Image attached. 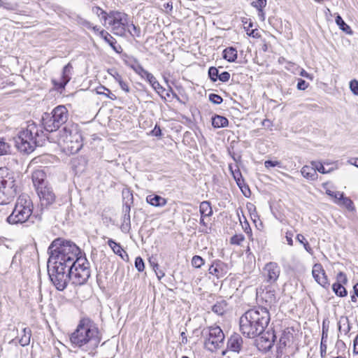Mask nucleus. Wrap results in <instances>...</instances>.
Wrapping results in <instances>:
<instances>
[{
	"label": "nucleus",
	"instance_id": "obj_1",
	"mask_svg": "<svg viewBox=\"0 0 358 358\" xmlns=\"http://www.w3.org/2000/svg\"><path fill=\"white\" fill-rule=\"evenodd\" d=\"M48 263L64 264L79 270H90L85 253L71 241L61 238L55 239L48 247Z\"/></svg>",
	"mask_w": 358,
	"mask_h": 358
},
{
	"label": "nucleus",
	"instance_id": "obj_2",
	"mask_svg": "<svg viewBox=\"0 0 358 358\" xmlns=\"http://www.w3.org/2000/svg\"><path fill=\"white\" fill-rule=\"evenodd\" d=\"M48 273L51 282L58 291H64L70 280L75 285H82L90 277V270L78 269L64 264L48 262Z\"/></svg>",
	"mask_w": 358,
	"mask_h": 358
},
{
	"label": "nucleus",
	"instance_id": "obj_3",
	"mask_svg": "<svg viewBox=\"0 0 358 358\" xmlns=\"http://www.w3.org/2000/svg\"><path fill=\"white\" fill-rule=\"evenodd\" d=\"M69 339L73 347L88 350L99 346L101 335L96 324L91 319L84 317L80 320Z\"/></svg>",
	"mask_w": 358,
	"mask_h": 358
},
{
	"label": "nucleus",
	"instance_id": "obj_4",
	"mask_svg": "<svg viewBox=\"0 0 358 358\" xmlns=\"http://www.w3.org/2000/svg\"><path fill=\"white\" fill-rule=\"evenodd\" d=\"M271 320L268 310L262 306L246 311L240 318V329L248 338L260 335Z\"/></svg>",
	"mask_w": 358,
	"mask_h": 358
},
{
	"label": "nucleus",
	"instance_id": "obj_5",
	"mask_svg": "<svg viewBox=\"0 0 358 358\" xmlns=\"http://www.w3.org/2000/svg\"><path fill=\"white\" fill-rule=\"evenodd\" d=\"M44 140L45 135L42 127L34 122H28L27 127L22 129L14 137L15 147L20 152L25 154L32 152L36 147L42 145Z\"/></svg>",
	"mask_w": 358,
	"mask_h": 358
},
{
	"label": "nucleus",
	"instance_id": "obj_6",
	"mask_svg": "<svg viewBox=\"0 0 358 358\" xmlns=\"http://www.w3.org/2000/svg\"><path fill=\"white\" fill-rule=\"evenodd\" d=\"M33 211V203L27 194L20 195L11 214L7 217L10 224H22L27 221Z\"/></svg>",
	"mask_w": 358,
	"mask_h": 358
},
{
	"label": "nucleus",
	"instance_id": "obj_7",
	"mask_svg": "<svg viewBox=\"0 0 358 358\" xmlns=\"http://www.w3.org/2000/svg\"><path fill=\"white\" fill-rule=\"evenodd\" d=\"M18 191L15 177L6 167L0 168V205L9 203Z\"/></svg>",
	"mask_w": 358,
	"mask_h": 358
},
{
	"label": "nucleus",
	"instance_id": "obj_8",
	"mask_svg": "<svg viewBox=\"0 0 358 358\" xmlns=\"http://www.w3.org/2000/svg\"><path fill=\"white\" fill-rule=\"evenodd\" d=\"M69 113L64 105L56 106L51 113H44L41 121L43 128L48 131L53 132L59 129L69 119Z\"/></svg>",
	"mask_w": 358,
	"mask_h": 358
},
{
	"label": "nucleus",
	"instance_id": "obj_9",
	"mask_svg": "<svg viewBox=\"0 0 358 358\" xmlns=\"http://www.w3.org/2000/svg\"><path fill=\"white\" fill-rule=\"evenodd\" d=\"M59 141L71 154L78 152L83 145L82 134L73 124L66 125L59 131Z\"/></svg>",
	"mask_w": 358,
	"mask_h": 358
},
{
	"label": "nucleus",
	"instance_id": "obj_10",
	"mask_svg": "<svg viewBox=\"0 0 358 358\" xmlns=\"http://www.w3.org/2000/svg\"><path fill=\"white\" fill-rule=\"evenodd\" d=\"M202 336L204 337L205 348L209 351L213 352L224 344V334L218 326L204 329Z\"/></svg>",
	"mask_w": 358,
	"mask_h": 358
},
{
	"label": "nucleus",
	"instance_id": "obj_11",
	"mask_svg": "<svg viewBox=\"0 0 358 358\" xmlns=\"http://www.w3.org/2000/svg\"><path fill=\"white\" fill-rule=\"evenodd\" d=\"M36 192L42 208H48L55 202L56 196L50 186L40 187Z\"/></svg>",
	"mask_w": 358,
	"mask_h": 358
},
{
	"label": "nucleus",
	"instance_id": "obj_12",
	"mask_svg": "<svg viewBox=\"0 0 358 358\" xmlns=\"http://www.w3.org/2000/svg\"><path fill=\"white\" fill-rule=\"evenodd\" d=\"M72 72L73 66L71 63H68L64 66L59 80H52V83L57 90L59 91L64 90L66 85L71 79Z\"/></svg>",
	"mask_w": 358,
	"mask_h": 358
},
{
	"label": "nucleus",
	"instance_id": "obj_13",
	"mask_svg": "<svg viewBox=\"0 0 358 358\" xmlns=\"http://www.w3.org/2000/svg\"><path fill=\"white\" fill-rule=\"evenodd\" d=\"M280 273V268L275 262H269L264 268V275L266 281L273 283L277 280Z\"/></svg>",
	"mask_w": 358,
	"mask_h": 358
},
{
	"label": "nucleus",
	"instance_id": "obj_14",
	"mask_svg": "<svg viewBox=\"0 0 358 358\" xmlns=\"http://www.w3.org/2000/svg\"><path fill=\"white\" fill-rule=\"evenodd\" d=\"M227 271V264L220 259L213 260L208 269L209 273L216 276L217 278L224 277Z\"/></svg>",
	"mask_w": 358,
	"mask_h": 358
},
{
	"label": "nucleus",
	"instance_id": "obj_15",
	"mask_svg": "<svg viewBox=\"0 0 358 358\" xmlns=\"http://www.w3.org/2000/svg\"><path fill=\"white\" fill-rule=\"evenodd\" d=\"M313 276L316 282L324 288H328L329 283L325 271L320 264H315L312 271Z\"/></svg>",
	"mask_w": 358,
	"mask_h": 358
},
{
	"label": "nucleus",
	"instance_id": "obj_16",
	"mask_svg": "<svg viewBox=\"0 0 358 358\" xmlns=\"http://www.w3.org/2000/svg\"><path fill=\"white\" fill-rule=\"evenodd\" d=\"M243 341L238 334H233L227 341V349L234 352L239 353L242 349Z\"/></svg>",
	"mask_w": 358,
	"mask_h": 358
},
{
	"label": "nucleus",
	"instance_id": "obj_17",
	"mask_svg": "<svg viewBox=\"0 0 358 358\" xmlns=\"http://www.w3.org/2000/svg\"><path fill=\"white\" fill-rule=\"evenodd\" d=\"M259 336V341L262 344V347L265 350H271L276 339L274 331H267L266 332L264 331Z\"/></svg>",
	"mask_w": 358,
	"mask_h": 358
},
{
	"label": "nucleus",
	"instance_id": "obj_18",
	"mask_svg": "<svg viewBox=\"0 0 358 358\" xmlns=\"http://www.w3.org/2000/svg\"><path fill=\"white\" fill-rule=\"evenodd\" d=\"M292 338L293 334L289 331V329H285V330H283L280 338L277 349V353L282 355L283 350L287 345H289Z\"/></svg>",
	"mask_w": 358,
	"mask_h": 358
},
{
	"label": "nucleus",
	"instance_id": "obj_19",
	"mask_svg": "<svg viewBox=\"0 0 358 358\" xmlns=\"http://www.w3.org/2000/svg\"><path fill=\"white\" fill-rule=\"evenodd\" d=\"M99 36L101 37L115 52L120 54L122 52V46L117 45L116 39L106 30L101 29V31H99Z\"/></svg>",
	"mask_w": 358,
	"mask_h": 358
},
{
	"label": "nucleus",
	"instance_id": "obj_20",
	"mask_svg": "<svg viewBox=\"0 0 358 358\" xmlns=\"http://www.w3.org/2000/svg\"><path fill=\"white\" fill-rule=\"evenodd\" d=\"M46 174L43 170H36L32 173V181L36 190L40 187L47 186L45 181Z\"/></svg>",
	"mask_w": 358,
	"mask_h": 358
},
{
	"label": "nucleus",
	"instance_id": "obj_21",
	"mask_svg": "<svg viewBox=\"0 0 358 358\" xmlns=\"http://www.w3.org/2000/svg\"><path fill=\"white\" fill-rule=\"evenodd\" d=\"M109 247L112 249L113 252L120 256L124 261H127L129 259L128 254L123 250L122 246L119 243L115 242L112 238H109L107 242Z\"/></svg>",
	"mask_w": 358,
	"mask_h": 358
},
{
	"label": "nucleus",
	"instance_id": "obj_22",
	"mask_svg": "<svg viewBox=\"0 0 358 358\" xmlns=\"http://www.w3.org/2000/svg\"><path fill=\"white\" fill-rule=\"evenodd\" d=\"M146 201L148 203L155 207H162L167 203L165 198L155 194L148 195L146 197Z\"/></svg>",
	"mask_w": 358,
	"mask_h": 358
},
{
	"label": "nucleus",
	"instance_id": "obj_23",
	"mask_svg": "<svg viewBox=\"0 0 358 358\" xmlns=\"http://www.w3.org/2000/svg\"><path fill=\"white\" fill-rule=\"evenodd\" d=\"M122 194L124 199H127L123 204L122 214L130 215L131 204L133 203V194L129 191L123 192Z\"/></svg>",
	"mask_w": 358,
	"mask_h": 358
},
{
	"label": "nucleus",
	"instance_id": "obj_24",
	"mask_svg": "<svg viewBox=\"0 0 358 358\" xmlns=\"http://www.w3.org/2000/svg\"><path fill=\"white\" fill-rule=\"evenodd\" d=\"M301 172L302 176L308 180H315L317 179L318 176L313 166H304L302 167Z\"/></svg>",
	"mask_w": 358,
	"mask_h": 358
},
{
	"label": "nucleus",
	"instance_id": "obj_25",
	"mask_svg": "<svg viewBox=\"0 0 358 358\" xmlns=\"http://www.w3.org/2000/svg\"><path fill=\"white\" fill-rule=\"evenodd\" d=\"M262 299L270 306L274 305L277 302L275 290H266L261 294Z\"/></svg>",
	"mask_w": 358,
	"mask_h": 358
},
{
	"label": "nucleus",
	"instance_id": "obj_26",
	"mask_svg": "<svg viewBox=\"0 0 358 358\" xmlns=\"http://www.w3.org/2000/svg\"><path fill=\"white\" fill-rule=\"evenodd\" d=\"M222 57L229 62H234L237 59V50L235 48L228 47L223 50Z\"/></svg>",
	"mask_w": 358,
	"mask_h": 358
},
{
	"label": "nucleus",
	"instance_id": "obj_27",
	"mask_svg": "<svg viewBox=\"0 0 358 358\" xmlns=\"http://www.w3.org/2000/svg\"><path fill=\"white\" fill-rule=\"evenodd\" d=\"M130 24L129 19H126L125 22H122L120 25H116L115 27H113V29L114 34L120 36H124L126 31H128V29L130 28Z\"/></svg>",
	"mask_w": 358,
	"mask_h": 358
},
{
	"label": "nucleus",
	"instance_id": "obj_28",
	"mask_svg": "<svg viewBox=\"0 0 358 358\" xmlns=\"http://www.w3.org/2000/svg\"><path fill=\"white\" fill-rule=\"evenodd\" d=\"M228 124H229V120H227V117H225L224 116L215 115L212 118V125L215 128L225 127L228 125Z\"/></svg>",
	"mask_w": 358,
	"mask_h": 358
},
{
	"label": "nucleus",
	"instance_id": "obj_29",
	"mask_svg": "<svg viewBox=\"0 0 358 358\" xmlns=\"http://www.w3.org/2000/svg\"><path fill=\"white\" fill-rule=\"evenodd\" d=\"M199 212L201 217H210L213 215L211 204L208 201H202L199 206Z\"/></svg>",
	"mask_w": 358,
	"mask_h": 358
},
{
	"label": "nucleus",
	"instance_id": "obj_30",
	"mask_svg": "<svg viewBox=\"0 0 358 358\" xmlns=\"http://www.w3.org/2000/svg\"><path fill=\"white\" fill-rule=\"evenodd\" d=\"M31 336V331L29 328L25 327L22 329V334L19 340V343L21 346L25 347L30 343Z\"/></svg>",
	"mask_w": 358,
	"mask_h": 358
},
{
	"label": "nucleus",
	"instance_id": "obj_31",
	"mask_svg": "<svg viewBox=\"0 0 358 358\" xmlns=\"http://www.w3.org/2000/svg\"><path fill=\"white\" fill-rule=\"evenodd\" d=\"M332 289L335 294L339 297H344L348 294V291L340 282L334 283L332 285Z\"/></svg>",
	"mask_w": 358,
	"mask_h": 358
},
{
	"label": "nucleus",
	"instance_id": "obj_32",
	"mask_svg": "<svg viewBox=\"0 0 358 358\" xmlns=\"http://www.w3.org/2000/svg\"><path fill=\"white\" fill-rule=\"evenodd\" d=\"M336 203L345 206L349 211H354L355 210L352 201L350 198L345 197L344 194L343 198L336 201Z\"/></svg>",
	"mask_w": 358,
	"mask_h": 358
},
{
	"label": "nucleus",
	"instance_id": "obj_33",
	"mask_svg": "<svg viewBox=\"0 0 358 358\" xmlns=\"http://www.w3.org/2000/svg\"><path fill=\"white\" fill-rule=\"evenodd\" d=\"M129 19V15L124 13L120 11L114 20H110L109 24L115 27L116 25H120L122 22H125V20Z\"/></svg>",
	"mask_w": 358,
	"mask_h": 358
},
{
	"label": "nucleus",
	"instance_id": "obj_34",
	"mask_svg": "<svg viewBox=\"0 0 358 358\" xmlns=\"http://www.w3.org/2000/svg\"><path fill=\"white\" fill-rule=\"evenodd\" d=\"M226 307L227 303L222 300L217 302L212 306V311L218 315H222L225 312Z\"/></svg>",
	"mask_w": 358,
	"mask_h": 358
},
{
	"label": "nucleus",
	"instance_id": "obj_35",
	"mask_svg": "<svg viewBox=\"0 0 358 358\" xmlns=\"http://www.w3.org/2000/svg\"><path fill=\"white\" fill-rule=\"evenodd\" d=\"M335 21H336V24L339 27V28L342 31H343L346 34H352V33L350 27L345 22V21L343 20V18L339 15H338L336 17Z\"/></svg>",
	"mask_w": 358,
	"mask_h": 358
},
{
	"label": "nucleus",
	"instance_id": "obj_36",
	"mask_svg": "<svg viewBox=\"0 0 358 358\" xmlns=\"http://www.w3.org/2000/svg\"><path fill=\"white\" fill-rule=\"evenodd\" d=\"M96 93L98 94L104 95L111 100H115L117 99L115 94L112 93L109 89L103 85H101L96 88Z\"/></svg>",
	"mask_w": 358,
	"mask_h": 358
},
{
	"label": "nucleus",
	"instance_id": "obj_37",
	"mask_svg": "<svg viewBox=\"0 0 358 358\" xmlns=\"http://www.w3.org/2000/svg\"><path fill=\"white\" fill-rule=\"evenodd\" d=\"M229 169L231 172V174L233 176L234 179L235 180L237 185L238 187H241V185H244V179L242 176L241 172L240 171L239 169H237L236 170L232 169V166H229Z\"/></svg>",
	"mask_w": 358,
	"mask_h": 358
},
{
	"label": "nucleus",
	"instance_id": "obj_38",
	"mask_svg": "<svg viewBox=\"0 0 358 358\" xmlns=\"http://www.w3.org/2000/svg\"><path fill=\"white\" fill-rule=\"evenodd\" d=\"M130 60L134 62L135 64H129V66L138 75L141 76L145 72V70L138 62V61L136 58H129Z\"/></svg>",
	"mask_w": 358,
	"mask_h": 358
},
{
	"label": "nucleus",
	"instance_id": "obj_39",
	"mask_svg": "<svg viewBox=\"0 0 358 358\" xmlns=\"http://www.w3.org/2000/svg\"><path fill=\"white\" fill-rule=\"evenodd\" d=\"M251 243L248 245L247 252H250L251 248H252L256 252L259 253L263 250V245H260L259 241L257 239H254L251 238L250 239Z\"/></svg>",
	"mask_w": 358,
	"mask_h": 358
},
{
	"label": "nucleus",
	"instance_id": "obj_40",
	"mask_svg": "<svg viewBox=\"0 0 358 358\" xmlns=\"http://www.w3.org/2000/svg\"><path fill=\"white\" fill-rule=\"evenodd\" d=\"M296 240L303 245L304 249L310 255H313V250L310 246L308 242L302 234H298L296 236Z\"/></svg>",
	"mask_w": 358,
	"mask_h": 358
},
{
	"label": "nucleus",
	"instance_id": "obj_41",
	"mask_svg": "<svg viewBox=\"0 0 358 358\" xmlns=\"http://www.w3.org/2000/svg\"><path fill=\"white\" fill-rule=\"evenodd\" d=\"M0 7L7 10L15 11L17 8V4L6 0H0Z\"/></svg>",
	"mask_w": 358,
	"mask_h": 358
},
{
	"label": "nucleus",
	"instance_id": "obj_42",
	"mask_svg": "<svg viewBox=\"0 0 358 358\" xmlns=\"http://www.w3.org/2000/svg\"><path fill=\"white\" fill-rule=\"evenodd\" d=\"M10 152V146L9 143L5 141L3 138H0V156L7 155Z\"/></svg>",
	"mask_w": 358,
	"mask_h": 358
},
{
	"label": "nucleus",
	"instance_id": "obj_43",
	"mask_svg": "<svg viewBox=\"0 0 358 358\" xmlns=\"http://www.w3.org/2000/svg\"><path fill=\"white\" fill-rule=\"evenodd\" d=\"M153 90L161 96V98L164 100H166V96H163L164 92L166 90L165 88L162 86L156 80L155 83L151 84Z\"/></svg>",
	"mask_w": 358,
	"mask_h": 358
},
{
	"label": "nucleus",
	"instance_id": "obj_44",
	"mask_svg": "<svg viewBox=\"0 0 358 358\" xmlns=\"http://www.w3.org/2000/svg\"><path fill=\"white\" fill-rule=\"evenodd\" d=\"M342 325L346 326V328L343 329L345 334H347L351 329L350 321L348 317L341 318L338 322V330L341 331Z\"/></svg>",
	"mask_w": 358,
	"mask_h": 358
},
{
	"label": "nucleus",
	"instance_id": "obj_45",
	"mask_svg": "<svg viewBox=\"0 0 358 358\" xmlns=\"http://www.w3.org/2000/svg\"><path fill=\"white\" fill-rule=\"evenodd\" d=\"M204 263V259L199 255H194L192 259V265L196 268H200Z\"/></svg>",
	"mask_w": 358,
	"mask_h": 358
},
{
	"label": "nucleus",
	"instance_id": "obj_46",
	"mask_svg": "<svg viewBox=\"0 0 358 358\" xmlns=\"http://www.w3.org/2000/svg\"><path fill=\"white\" fill-rule=\"evenodd\" d=\"M208 74L209 78L213 82L217 81L220 75L218 69L215 66H211L208 69Z\"/></svg>",
	"mask_w": 358,
	"mask_h": 358
},
{
	"label": "nucleus",
	"instance_id": "obj_47",
	"mask_svg": "<svg viewBox=\"0 0 358 358\" xmlns=\"http://www.w3.org/2000/svg\"><path fill=\"white\" fill-rule=\"evenodd\" d=\"M244 241V236L243 234H235L231 239L230 243L232 245H239Z\"/></svg>",
	"mask_w": 358,
	"mask_h": 358
},
{
	"label": "nucleus",
	"instance_id": "obj_48",
	"mask_svg": "<svg viewBox=\"0 0 358 358\" xmlns=\"http://www.w3.org/2000/svg\"><path fill=\"white\" fill-rule=\"evenodd\" d=\"M130 27L131 28V30L130 29H128V32L132 36H136L140 37L141 36V29L139 27L136 26L133 24V22L131 23Z\"/></svg>",
	"mask_w": 358,
	"mask_h": 358
},
{
	"label": "nucleus",
	"instance_id": "obj_49",
	"mask_svg": "<svg viewBox=\"0 0 358 358\" xmlns=\"http://www.w3.org/2000/svg\"><path fill=\"white\" fill-rule=\"evenodd\" d=\"M326 193L329 196L335 199V202L336 203L337 201H338L341 198H343V195L344 194L343 192H334L330 189H327Z\"/></svg>",
	"mask_w": 358,
	"mask_h": 358
},
{
	"label": "nucleus",
	"instance_id": "obj_50",
	"mask_svg": "<svg viewBox=\"0 0 358 358\" xmlns=\"http://www.w3.org/2000/svg\"><path fill=\"white\" fill-rule=\"evenodd\" d=\"M209 101L214 104H220L223 101V99L217 94H210L208 96Z\"/></svg>",
	"mask_w": 358,
	"mask_h": 358
},
{
	"label": "nucleus",
	"instance_id": "obj_51",
	"mask_svg": "<svg viewBox=\"0 0 358 358\" xmlns=\"http://www.w3.org/2000/svg\"><path fill=\"white\" fill-rule=\"evenodd\" d=\"M92 12L97 15L99 17H101L102 20L106 21V15L107 12L103 10L99 6H94L92 8Z\"/></svg>",
	"mask_w": 358,
	"mask_h": 358
},
{
	"label": "nucleus",
	"instance_id": "obj_52",
	"mask_svg": "<svg viewBox=\"0 0 358 358\" xmlns=\"http://www.w3.org/2000/svg\"><path fill=\"white\" fill-rule=\"evenodd\" d=\"M135 267L139 272H141L144 270V268H145L144 261L141 257H137L136 258Z\"/></svg>",
	"mask_w": 358,
	"mask_h": 358
},
{
	"label": "nucleus",
	"instance_id": "obj_53",
	"mask_svg": "<svg viewBox=\"0 0 358 358\" xmlns=\"http://www.w3.org/2000/svg\"><path fill=\"white\" fill-rule=\"evenodd\" d=\"M311 164L313 166V167L316 169V172L318 171L320 173L324 174L328 173L329 171H326L325 168L324 167L323 164L320 162H312Z\"/></svg>",
	"mask_w": 358,
	"mask_h": 358
},
{
	"label": "nucleus",
	"instance_id": "obj_54",
	"mask_svg": "<svg viewBox=\"0 0 358 358\" xmlns=\"http://www.w3.org/2000/svg\"><path fill=\"white\" fill-rule=\"evenodd\" d=\"M141 78H145L147 81L151 85L152 83H155V81L157 80L156 78L149 71H146L145 73H143Z\"/></svg>",
	"mask_w": 358,
	"mask_h": 358
},
{
	"label": "nucleus",
	"instance_id": "obj_55",
	"mask_svg": "<svg viewBox=\"0 0 358 358\" xmlns=\"http://www.w3.org/2000/svg\"><path fill=\"white\" fill-rule=\"evenodd\" d=\"M336 279H337V282H340L341 283L342 285H346L347 282H348V278H347V276L346 275L341 271L339 272L338 274H337V276H336Z\"/></svg>",
	"mask_w": 358,
	"mask_h": 358
},
{
	"label": "nucleus",
	"instance_id": "obj_56",
	"mask_svg": "<svg viewBox=\"0 0 358 358\" xmlns=\"http://www.w3.org/2000/svg\"><path fill=\"white\" fill-rule=\"evenodd\" d=\"M350 89L355 95H358V81L352 80L350 82Z\"/></svg>",
	"mask_w": 358,
	"mask_h": 358
},
{
	"label": "nucleus",
	"instance_id": "obj_57",
	"mask_svg": "<svg viewBox=\"0 0 358 358\" xmlns=\"http://www.w3.org/2000/svg\"><path fill=\"white\" fill-rule=\"evenodd\" d=\"M308 87V83L306 80L301 79V78H299L298 80V83H297V89L298 90H305L306 89H307Z\"/></svg>",
	"mask_w": 358,
	"mask_h": 358
},
{
	"label": "nucleus",
	"instance_id": "obj_58",
	"mask_svg": "<svg viewBox=\"0 0 358 358\" xmlns=\"http://www.w3.org/2000/svg\"><path fill=\"white\" fill-rule=\"evenodd\" d=\"M230 78V73L228 71H223L222 73H220L218 80L222 82H227Z\"/></svg>",
	"mask_w": 358,
	"mask_h": 358
},
{
	"label": "nucleus",
	"instance_id": "obj_59",
	"mask_svg": "<svg viewBox=\"0 0 358 358\" xmlns=\"http://www.w3.org/2000/svg\"><path fill=\"white\" fill-rule=\"evenodd\" d=\"M252 4L257 10H260L266 6V0H257V2H253Z\"/></svg>",
	"mask_w": 358,
	"mask_h": 358
},
{
	"label": "nucleus",
	"instance_id": "obj_60",
	"mask_svg": "<svg viewBox=\"0 0 358 358\" xmlns=\"http://www.w3.org/2000/svg\"><path fill=\"white\" fill-rule=\"evenodd\" d=\"M117 83H119L120 88L126 93H129L130 92V88L128 85V83L126 81H124L122 78Z\"/></svg>",
	"mask_w": 358,
	"mask_h": 358
},
{
	"label": "nucleus",
	"instance_id": "obj_61",
	"mask_svg": "<svg viewBox=\"0 0 358 358\" xmlns=\"http://www.w3.org/2000/svg\"><path fill=\"white\" fill-rule=\"evenodd\" d=\"M108 73L110 76H112L114 78L116 82H118L122 78V76L119 74V73L114 69H109Z\"/></svg>",
	"mask_w": 358,
	"mask_h": 358
},
{
	"label": "nucleus",
	"instance_id": "obj_62",
	"mask_svg": "<svg viewBox=\"0 0 358 358\" xmlns=\"http://www.w3.org/2000/svg\"><path fill=\"white\" fill-rule=\"evenodd\" d=\"M151 134L152 136L159 137L162 135V129L157 124H155L154 129L152 130Z\"/></svg>",
	"mask_w": 358,
	"mask_h": 358
},
{
	"label": "nucleus",
	"instance_id": "obj_63",
	"mask_svg": "<svg viewBox=\"0 0 358 358\" xmlns=\"http://www.w3.org/2000/svg\"><path fill=\"white\" fill-rule=\"evenodd\" d=\"M238 187L241 189V192L246 197L249 196V195L250 194V190L248 185H246L245 182L244 185H241V187Z\"/></svg>",
	"mask_w": 358,
	"mask_h": 358
},
{
	"label": "nucleus",
	"instance_id": "obj_64",
	"mask_svg": "<svg viewBox=\"0 0 358 358\" xmlns=\"http://www.w3.org/2000/svg\"><path fill=\"white\" fill-rule=\"evenodd\" d=\"M336 348L338 349L337 354H338L340 350L344 351L345 350L346 345L342 340H338L336 343Z\"/></svg>",
	"mask_w": 358,
	"mask_h": 358
}]
</instances>
